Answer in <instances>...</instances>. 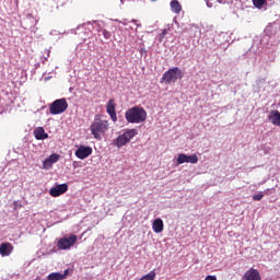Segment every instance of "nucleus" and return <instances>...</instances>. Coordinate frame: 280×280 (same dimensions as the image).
Listing matches in <instances>:
<instances>
[{
    "mask_svg": "<svg viewBox=\"0 0 280 280\" xmlns=\"http://www.w3.org/2000/svg\"><path fill=\"white\" fill-rule=\"evenodd\" d=\"M164 224H163V219L158 218L153 221L152 223V230L154 233H163Z\"/></svg>",
    "mask_w": 280,
    "mask_h": 280,
    "instance_id": "17",
    "label": "nucleus"
},
{
    "mask_svg": "<svg viewBox=\"0 0 280 280\" xmlns=\"http://www.w3.org/2000/svg\"><path fill=\"white\" fill-rule=\"evenodd\" d=\"M102 35L104 36L105 40H110L113 34L109 31L101 30Z\"/></svg>",
    "mask_w": 280,
    "mask_h": 280,
    "instance_id": "21",
    "label": "nucleus"
},
{
    "mask_svg": "<svg viewBox=\"0 0 280 280\" xmlns=\"http://www.w3.org/2000/svg\"><path fill=\"white\" fill-rule=\"evenodd\" d=\"M45 54H46V56H43V57H42V62H43V65H45V63L47 62V60H49V56H50V54H51V50H50V49H46V50H45Z\"/></svg>",
    "mask_w": 280,
    "mask_h": 280,
    "instance_id": "22",
    "label": "nucleus"
},
{
    "mask_svg": "<svg viewBox=\"0 0 280 280\" xmlns=\"http://www.w3.org/2000/svg\"><path fill=\"white\" fill-rule=\"evenodd\" d=\"M183 163H191L192 165H196V163H198V155H187L185 153H179L177 155V165H183Z\"/></svg>",
    "mask_w": 280,
    "mask_h": 280,
    "instance_id": "8",
    "label": "nucleus"
},
{
    "mask_svg": "<svg viewBox=\"0 0 280 280\" xmlns=\"http://www.w3.org/2000/svg\"><path fill=\"white\" fill-rule=\"evenodd\" d=\"M34 137L37 139V141H44V139H49V135L45 132V129L43 127H37L34 130Z\"/></svg>",
    "mask_w": 280,
    "mask_h": 280,
    "instance_id": "15",
    "label": "nucleus"
},
{
    "mask_svg": "<svg viewBox=\"0 0 280 280\" xmlns=\"http://www.w3.org/2000/svg\"><path fill=\"white\" fill-rule=\"evenodd\" d=\"M268 119L270 124L273 126L280 127V113L279 110H271L270 114L268 115Z\"/></svg>",
    "mask_w": 280,
    "mask_h": 280,
    "instance_id": "16",
    "label": "nucleus"
},
{
    "mask_svg": "<svg viewBox=\"0 0 280 280\" xmlns=\"http://www.w3.org/2000/svg\"><path fill=\"white\" fill-rule=\"evenodd\" d=\"M12 250H14V246H12L11 243H2L0 245L1 257H10V255H12Z\"/></svg>",
    "mask_w": 280,
    "mask_h": 280,
    "instance_id": "12",
    "label": "nucleus"
},
{
    "mask_svg": "<svg viewBox=\"0 0 280 280\" xmlns=\"http://www.w3.org/2000/svg\"><path fill=\"white\" fill-rule=\"evenodd\" d=\"M207 5H208V8H211V5L209 4V2H207Z\"/></svg>",
    "mask_w": 280,
    "mask_h": 280,
    "instance_id": "28",
    "label": "nucleus"
},
{
    "mask_svg": "<svg viewBox=\"0 0 280 280\" xmlns=\"http://www.w3.org/2000/svg\"><path fill=\"white\" fill-rule=\"evenodd\" d=\"M90 130L94 139L102 141V137H104V135H106L108 131V120L95 118L90 127Z\"/></svg>",
    "mask_w": 280,
    "mask_h": 280,
    "instance_id": "2",
    "label": "nucleus"
},
{
    "mask_svg": "<svg viewBox=\"0 0 280 280\" xmlns=\"http://www.w3.org/2000/svg\"><path fill=\"white\" fill-rule=\"evenodd\" d=\"M78 242V235L70 234L69 236H63L59 238L57 242V247L59 250H71L73 246H75V243Z\"/></svg>",
    "mask_w": 280,
    "mask_h": 280,
    "instance_id": "6",
    "label": "nucleus"
},
{
    "mask_svg": "<svg viewBox=\"0 0 280 280\" xmlns=\"http://www.w3.org/2000/svg\"><path fill=\"white\" fill-rule=\"evenodd\" d=\"M128 124H143L148 119V112L143 107L133 106L125 113Z\"/></svg>",
    "mask_w": 280,
    "mask_h": 280,
    "instance_id": "1",
    "label": "nucleus"
},
{
    "mask_svg": "<svg viewBox=\"0 0 280 280\" xmlns=\"http://www.w3.org/2000/svg\"><path fill=\"white\" fill-rule=\"evenodd\" d=\"M131 23H135V25H137V27H141V24L137 23V20H131Z\"/></svg>",
    "mask_w": 280,
    "mask_h": 280,
    "instance_id": "25",
    "label": "nucleus"
},
{
    "mask_svg": "<svg viewBox=\"0 0 280 280\" xmlns=\"http://www.w3.org/2000/svg\"><path fill=\"white\" fill-rule=\"evenodd\" d=\"M262 198H264V191H260V192H258L256 195H253V200H255V201H259Z\"/></svg>",
    "mask_w": 280,
    "mask_h": 280,
    "instance_id": "23",
    "label": "nucleus"
},
{
    "mask_svg": "<svg viewBox=\"0 0 280 280\" xmlns=\"http://www.w3.org/2000/svg\"><path fill=\"white\" fill-rule=\"evenodd\" d=\"M60 161V154L52 153L43 162V170H51L54 167V163H58Z\"/></svg>",
    "mask_w": 280,
    "mask_h": 280,
    "instance_id": "10",
    "label": "nucleus"
},
{
    "mask_svg": "<svg viewBox=\"0 0 280 280\" xmlns=\"http://www.w3.org/2000/svg\"><path fill=\"white\" fill-rule=\"evenodd\" d=\"M137 129H128L122 135H119L116 139L113 140V145L116 148H124V145H128L135 137H137Z\"/></svg>",
    "mask_w": 280,
    "mask_h": 280,
    "instance_id": "4",
    "label": "nucleus"
},
{
    "mask_svg": "<svg viewBox=\"0 0 280 280\" xmlns=\"http://www.w3.org/2000/svg\"><path fill=\"white\" fill-rule=\"evenodd\" d=\"M219 43L220 45H224V43H229V33L219 34Z\"/></svg>",
    "mask_w": 280,
    "mask_h": 280,
    "instance_id": "19",
    "label": "nucleus"
},
{
    "mask_svg": "<svg viewBox=\"0 0 280 280\" xmlns=\"http://www.w3.org/2000/svg\"><path fill=\"white\" fill-rule=\"evenodd\" d=\"M165 34H166V32L164 31V32H163V36H165Z\"/></svg>",
    "mask_w": 280,
    "mask_h": 280,
    "instance_id": "29",
    "label": "nucleus"
},
{
    "mask_svg": "<svg viewBox=\"0 0 280 280\" xmlns=\"http://www.w3.org/2000/svg\"><path fill=\"white\" fill-rule=\"evenodd\" d=\"M69 108V103L67 98H58L54 101L49 106L50 115H62Z\"/></svg>",
    "mask_w": 280,
    "mask_h": 280,
    "instance_id": "5",
    "label": "nucleus"
},
{
    "mask_svg": "<svg viewBox=\"0 0 280 280\" xmlns=\"http://www.w3.org/2000/svg\"><path fill=\"white\" fill-rule=\"evenodd\" d=\"M183 70L178 67H174L164 72L161 82H164L165 84H175L176 81L183 80Z\"/></svg>",
    "mask_w": 280,
    "mask_h": 280,
    "instance_id": "3",
    "label": "nucleus"
},
{
    "mask_svg": "<svg viewBox=\"0 0 280 280\" xmlns=\"http://www.w3.org/2000/svg\"><path fill=\"white\" fill-rule=\"evenodd\" d=\"M267 1L266 0H253V4L255 5V8H257L258 10H261V8H264L266 5Z\"/></svg>",
    "mask_w": 280,
    "mask_h": 280,
    "instance_id": "20",
    "label": "nucleus"
},
{
    "mask_svg": "<svg viewBox=\"0 0 280 280\" xmlns=\"http://www.w3.org/2000/svg\"><path fill=\"white\" fill-rule=\"evenodd\" d=\"M171 10L175 14H180V12L183 11V5H180V2H178V0H172L171 1Z\"/></svg>",
    "mask_w": 280,
    "mask_h": 280,
    "instance_id": "18",
    "label": "nucleus"
},
{
    "mask_svg": "<svg viewBox=\"0 0 280 280\" xmlns=\"http://www.w3.org/2000/svg\"><path fill=\"white\" fill-rule=\"evenodd\" d=\"M205 280H218L215 276H208Z\"/></svg>",
    "mask_w": 280,
    "mask_h": 280,
    "instance_id": "24",
    "label": "nucleus"
},
{
    "mask_svg": "<svg viewBox=\"0 0 280 280\" xmlns=\"http://www.w3.org/2000/svg\"><path fill=\"white\" fill-rule=\"evenodd\" d=\"M143 51H144V54H145V49H141V54H143Z\"/></svg>",
    "mask_w": 280,
    "mask_h": 280,
    "instance_id": "27",
    "label": "nucleus"
},
{
    "mask_svg": "<svg viewBox=\"0 0 280 280\" xmlns=\"http://www.w3.org/2000/svg\"><path fill=\"white\" fill-rule=\"evenodd\" d=\"M116 108H117V104L115 103V100L110 98L106 106V113L109 115L113 121H117Z\"/></svg>",
    "mask_w": 280,
    "mask_h": 280,
    "instance_id": "11",
    "label": "nucleus"
},
{
    "mask_svg": "<svg viewBox=\"0 0 280 280\" xmlns=\"http://www.w3.org/2000/svg\"><path fill=\"white\" fill-rule=\"evenodd\" d=\"M75 158L84 161V159H89L91 154H93V148L86 145H80L75 151Z\"/></svg>",
    "mask_w": 280,
    "mask_h": 280,
    "instance_id": "7",
    "label": "nucleus"
},
{
    "mask_svg": "<svg viewBox=\"0 0 280 280\" xmlns=\"http://www.w3.org/2000/svg\"><path fill=\"white\" fill-rule=\"evenodd\" d=\"M244 280H261V276L257 269L250 268L248 271L245 272Z\"/></svg>",
    "mask_w": 280,
    "mask_h": 280,
    "instance_id": "13",
    "label": "nucleus"
},
{
    "mask_svg": "<svg viewBox=\"0 0 280 280\" xmlns=\"http://www.w3.org/2000/svg\"><path fill=\"white\" fill-rule=\"evenodd\" d=\"M67 191H69V185L59 184L49 190V195L52 198H58V196H62V194H67Z\"/></svg>",
    "mask_w": 280,
    "mask_h": 280,
    "instance_id": "9",
    "label": "nucleus"
},
{
    "mask_svg": "<svg viewBox=\"0 0 280 280\" xmlns=\"http://www.w3.org/2000/svg\"><path fill=\"white\" fill-rule=\"evenodd\" d=\"M67 277H69V269H66L63 273L51 272L47 276L46 280H65Z\"/></svg>",
    "mask_w": 280,
    "mask_h": 280,
    "instance_id": "14",
    "label": "nucleus"
},
{
    "mask_svg": "<svg viewBox=\"0 0 280 280\" xmlns=\"http://www.w3.org/2000/svg\"><path fill=\"white\" fill-rule=\"evenodd\" d=\"M268 191H270V188H268L265 191H262L264 196H268Z\"/></svg>",
    "mask_w": 280,
    "mask_h": 280,
    "instance_id": "26",
    "label": "nucleus"
}]
</instances>
